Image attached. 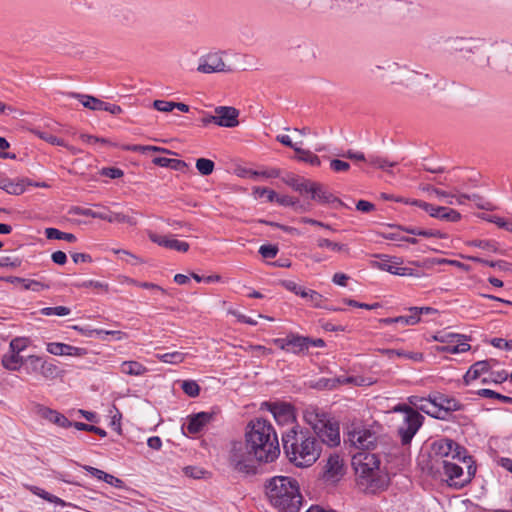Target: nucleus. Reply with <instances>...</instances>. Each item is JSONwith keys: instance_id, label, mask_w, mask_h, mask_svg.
<instances>
[{"instance_id": "obj_1", "label": "nucleus", "mask_w": 512, "mask_h": 512, "mask_svg": "<svg viewBox=\"0 0 512 512\" xmlns=\"http://www.w3.org/2000/svg\"><path fill=\"white\" fill-rule=\"evenodd\" d=\"M280 455V447L272 424L256 418L246 426L245 441H234L229 453L232 468L242 474L253 476L258 473L260 463L275 461Z\"/></svg>"}, {"instance_id": "obj_2", "label": "nucleus", "mask_w": 512, "mask_h": 512, "mask_svg": "<svg viewBox=\"0 0 512 512\" xmlns=\"http://www.w3.org/2000/svg\"><path fill=\"white\" fill-rule=\"evenodd\" d=\"M282 446L288 460L299 468L312 466L321 455L318 439L297 424L282 432Z\"/></svg>"}, {"instance_id": "obj_3", "label": "nucleus", "mask_w": 512, "mask_h": 512, "mask_svg": "<svg viewBox=\"0 0 512 512\" xmlns=\"http://www.w3.org/2000/svg\"><path fill=\"white\" fill-rule=\"evenodd\" d=\"M265 494L280 512H299L303 504L298 481L289 476H274L265 481Z\"/></svg>"}, {"instance_id": "obj_4", "label": "nucleus", "mask_w": 512, "mask_h": 512, "mask_svg": "<svg viewBox=\"0 0 512 512\" xmlns=\"http://www.w3.org/2000/svg\"><path fill=\"white\" fill-rule=\"evenodd\" d=\"M380 452L370 453L359 451L352 457V466L359 479V484L365 486L371 493L384 491L390 484L387 472L380 468Z\"/></svg>"}, {"instance_id": "obj_5", "label": "nucleus", "mask_w": 512, "mask_h": 512, "mask_svg": "<svg viewBox=\"0 0 512 512\" xmlns=\"http://www.w3.org/2000/svg\"><path fill=\"white\" fill-rule=\"evenodd\" d=\"M346 436L345 443L349 442L360 451L375 450L381 441L374 431L355 423L347 427Z\"/></svg>"}, {"instance_id": "obj_6", "label": "nucleus", "mask_w": 512, "mask_h": 512, "mask_svg": "<svg viewBox=\"0 0 512 512\" xmlns=\"http://www.w3.org/2000/svg\"><path fill=\"white\" fill-rule=\"evenodd\" d=\"M431 449L436 456L451 457L463 463L471 460L472 456L467 454V449L450 438H442L434 441Z\"/></svg>"}, {"instance_id": "obj_7", "label": "nucleus", "mask_w": 512, "mask_h": 512, "mask_svg": "<svg viewBox=\"0 0 512 512\" xmlns=\"http://www.w3.org/2000/svg\"><path fill=\"white\" fill-rule=\"evenodd\" d=\"M220 412L218 407H212L209 411L193 413L187 417L186 423L182 425V430H186L189 434H198L206 425L219 421Z\"/></svg>"}, {"instance_id": "obj_8", "label": "nucleus", "mask_w": 512, "mask_h": 512, "mask_svg": "<svg viewBox=\"0 0 512 512\" xmlns=\"http://www.w3.org/2000/svg\"><path fill=\"white\" fill-rule=\"evenodd\" d=\"M375 257L379 258L380 261L372 262L373 267L393 275L420 277V272L418 270H414L409 267H401L400 265L403 261L399 257H390L386 254H377Z\"/></svg>"}, {"instance_id": "obj_9", "label": "nucleus", "mask_w": 512, "mask_h": 512, "mask_svg": "<svg viewBox=\"0 0 512 512\" xmlns=\"http://www.w3.org/2000/svg\"><path fill=\"white\" fill-rule=\"evenodd\" d=\"M313 434L321 445L326 444L329 447H336L340 444L339 422L332 417L322 423Z\"/></svg>"}, {"instance_id": "obj_10", "label": "nucleus", "mask_w": 512, "mask_h": 512, "mask_svg": "<svg viewBox=\"0 0 512 512\" xmlns=\"http://www.w3.org/2000/svg\"><path fill=\"white\" fill-rule=\"evenodd\" d=\"M425 418L420 412L413 410L404 417L405 426L399 427L398 434L403 446L409 445L418 430L423 425Z\"/></svg>"}, {"instance_id": "obj_11", "label": "nucleus", "mask_w": 512, "mask_h": 512, "mask_svg": "<svg viewBox=\"0 0 512 512\" xmlns=\"http://www.w3.org/2000/svg\"><path fill=\"white\" fill-rule=\"evenodd\" d=\"M262 408L272 413L279 425L294 424L296 415L293 406L287 402H263Z\"/></svg>"}, {"instance_id": "obj_12", "label": "nucleus", "mask_w": 512, "mask_h": 512, "mask_svg": "<svg viewBox=\"0 0 512 512\" xmlns=\"http://www.w3.org/2000/svg\"><path fill=\"white\" fill-rule=\"evenodd\" d=\"M342 156L350 160L366 162L370 166L381 169L385 172H390V168H393L398 164L396 161H389L386 158L375 154H369L366 156L363 152L354 150H348Z\"/></svg>"}, {"instance_id": "obj_13", "label": "nucleus", "mask_w": 512, "mask_h": 512, "mask_svg": "<svg viewBox=\"0 0 512 512\" xmlns=\"http://www.w3.org/2000/svg\"><path fill=\"white\" fill-rule=\"evenodd\" d=\"M414 203L415 206L423 209L433 218L453 223L458 222L461 219V214L455 209L445 206H435L422 200Z\"/></svg>"}, {"instance_id": "obj_14", "label": "nucleus", "mask_w": 512, "mask_h": 512, "mask_svg": "<svg viewBox=\"0 0 512 512\" xmlns=\"http://www.w3.org/2000/svg\"><path fill=\"white\" fill-rule=\"evenodd\" d=\"M495 65L504 68L512 74V43L508 41L495 42L493 44V55Z\"/></svg>"}, {"instance_id": "obj_15", "label": "nucleus", "mask_w": 512, "mask_h": 512, "mask_svg": "<svg viewBox=\"0 0 512 512\" xmlns=\"http://www.w3.org/2000/svg\"><path fill=\"white\" fill-rule=\"evenodd\" d=\"M427 403L433 406V409H440L443 410V412L460 411L464 408V405L458 400L440 392L429 394Z\"/></svg>"}, {"instance_id": "obj_16", "label": "nucleus", "mask_w": 512, "mask_h": 512, "mask_svg": "<svg viewBox=\"0 0 512 512\" xmlns=\"http://www.w3.org/2000/svg\"><path fill=\"white\" fill-rule=\"evenodd\" d=\"M216 125L224 128H234L239 125V110L232 106H217L214 110Z\"/></svg>"}, {"instance_id": "obj_17", "label": "nucleus", "mask_w": 512, "mask_h": 512, "mask_svg": "<svg viewBox=\"0 0 512 512\" xmlns=\"http://www.w3.org/2000/svg\"><path fill=\"white\" fill-rule=\"evenodd\" d=\"M344 475L343 461L337 454L328 457L321 478L326 482H338Z\"/></svg>"}, {"instance_id": "obj_18", "label": "nucleus", "mask_w": 512, "mask_h": 512, "mask_svg": "<svg viewBox=\"0 0 512 512\" xmlns=\"http://www.w3.org/2000/svg\"><path fill=\"white\" fill-rule=\"evenodd\" d=\"M197 70L201 73L231 72L232 69L225 65L222 58L217 54H208L200 59Z\"/></svg>"}, {"instance_id": "obj_19", "label": "nucleus", "mask_w": 512, "mask_h": 512, "mask_svg": "<svg viewBox=\"0 0 512 512\" xmlns=\"http://www.w3.org/2000/svg\"><path fill=\"white\" fill-rule=\"evenodd\" d=\"M449 50L452 52L475 53L483 43L482 39L455 37L447 40Z\"/></svg>"}, {"instance_id": "obj_20", "label": "nucleus", "mask_w": 512, "mask_h": 512, "mask_svg": "<svg viewBox=\"0 0 512 512\" xmlns=\"http://www.w3.org/2000/svg\"><path fill=\"white\" fill-rule=\"evenodd\" d=\"M46 350L56 356H75L82 357L87 354V349L75 347L69 344L60 342H50L47 344Z\"/></svg>"}, {"instance_id": "obj_21", "label": "nucleus", "mask_w": 512, "mask_h": 512, "mask_svg": "<svg viewBox=\"0 0 512 512\" xmlns=\"http://www.w3.org/2000/svg\"><path fill=\"white\" fill-rule=\"evenodd\" d=\"M295 58L304 63L312 62L317 57V46L310 41H303L290 48Z\"/></svg>"}, {"instance_id": "obj_22", "label": "nucleus", "mask_w": 512, "mask_h": 512, "mask_svg": "<svg viewBox=\"0 0 512 512\" xmlns=\"http://www.w3.org/2000/svg\"><path fill=\"white\" fill-rule=\"evenodd\" d=\"M148 237L153 243H156L159 246L179 252H187L190 247L187 242L179 241L177 239H170L167 236L158 235L157 233L151 231L148 233Z\"/></svg>"}, {"instance_id": "obj_23", "label": "nucleus", "mask_w": 512, "mask_h": 512, "mask_svg": "<svg viewBox=\"0 0 512 512\" xmlns=\"http://www.w3.org/2000/svg\"><path fill=\"white\" fill-rule=\"evenodd\" d=\"M38 414L59 427L69 428L72 427V421H70L65 415L45 406H38Z\"/></svg>"}, {"instance_id": "obj_24", "label": "nucleus", "mask_w": 512, "mask_h": 512, "mask_svg": "<svg viewBox=\"0 0 512 512\" xmlns=\"http://www.w3.org/2000/svg\"><path fill=\"white\" fill-rule=\"evenodd\" d=\"M388 227L391 228H397L398 230H401L403 232H406L408 234L414 235V236H422L426 238L435 237L439 239H445L447 238V235L440 230L435 229H422L418 227H412V226H404L399 224H387Z\"/></svg>"}, {"instance_id": "obj_25", "label": "nucleus", "mask_w": 512, "mask_h": 512, "mask_svg": "<svg viewBox=\"0 0 512 512\" xmlns=\"http://www.w3.org/2000/svg\"><path fill=\"white\" fill-rule=\"evenodd\" d=\"M275 9L281 14H295L303 12L310 5L309 1L298 0H276Z\"/></svg>"}, {"instance_id": "obj_26", "label": "nucleus", "mask_w": 512, "mask_h": 512, "mask_svg": "<svg viewBox=\"0 0 512 512\" xmlns=\"http://www.w3.org/2000/svg\"><path fill=\"white\" fill-rule=\"evenodd\" d=\"M65 95L70 98L78 99L81 102V104L87 109L93 111H103L105 102L95 96L81 94L77 92H66Z\"/></svg>"}, {"instance_id": "obj_27", "label": "nucleus", "mask_w": 512, "mask_h": 512, "mask_svg": "<svg viewBox=\"0 0 512 512\" xmlns=\"http://www.w3.org/2000/svg\"><path fill=\"white\" fill-rule=\"evenodd\" d=\"M308 336L300 335L295 332H289V351L294 355H304L308 353Z\"/></svg>"}, {"instance_id": "obj_28", "label": "nucleus", "mask_w": 512, "mask_h": 512, "mask_svg": "<svg viewBox=\"0 0 512 512\" xmlns=\"http://www.w3.org/2000/svg\"><path fill=\"white\" fill-rule=\"evenodd\" d=\"M330 416L318 408L306 409L304 412V419L307 424L311 426L313 432L319 429V426L324 423Z\"/></svg>"}, {"instance_id": "obj_29", "label": "nucleus", "mask_w": 512, "mask_h": 512, "mask_svg": "<svg viewBox=\"0 0 512 512\" xmlns=\"http://www.w3.org/2000/svg\"><path fill=\"white\" fill-rule=\"evenodd\" d=\"M25 181V178H21L15 182L8 177H0V189L10 195H21L25 192Z\"/></svg>"}, {"instance_id": "obj_30", "label": "nucleus", "mask_w": 512, "mask_h": 512, "mask_svg": "<svg viewBox=\"0 0 512 512\" xmlns=\"http://www.w3.org/2000/svg\"><path fill=\"white\" fill-rule=\"evenodd\" d=\"M152 163L159 167L170 168L183 173L188 169V164L180 159L157 156L152 159Z\"/></svg>"}, {"instance_id": "obj_31", "label": "nucleus", "mask_w": 512, "mask_h": 512, "mask_svg": "<svg viewBox=\"0 0 512 512\" xmlns=\"http://www.w3.org/2000/svg\"><path fill=\"white\" fill-rule=\"evenodd\" d=\"M32 494L44 499L45 501L47 502H50V503H53V504H56V505H59V506H62V507H65V506H72L71 503H68L66 501H64L63 499L47 492L46 490L38 487V486H34V485H26L25 486Z\"/></svg>"}, {"instance_id": "obj_32", "label": "nucleus", "mask_w": 512, "mask_h": 512, "mask_svg": "<svg viewBox=\"0 0 512 512\" xmlns=\"http://www.w3.org/2000/svg\"><path fill=\"white\" fill-rule=\"evenodd\" d=\"M122 150L125 151H133V152H140V153H146V152H155V153H162V154H168V155H176L175 152L169 150L168 148H164L161 146H154V145H122Z\"/></svg>"}, {"instance_id": "obj_33", "label": "nucleus", "mask_w": 512, "mask_h": 512, "mask_svg": "<svg viewBox=\"0 0 512 512\" xmlns=\"http://www.w3.org/2000/svg\"><path fill=\"white\" fill-rule=\"evenodd\" d=\"M43 360L37 355L24 356L22 370L27 374H40Z\"/></svg>"}, {"instance_id": "obj_34", "label": "nucleus", "mask_w": 512, "mask_h": 512, "mask_svg": "<svg viewBox=\"0 0 512 512\" xmlns=\"http://www.w3.org/2000/svg\"><path fill=\"white\" fill-rule=\"evenodd\" d=\"M23 360L24 355H18L9 351V353L4 354L2 357V365L7 370L20 371L23 366Z\"/></svg>"}, {"instance_id": "obj_35", "label": "nucleus", "mask_w": 512, "mask_h": 512, "mask_svg": "<svg viewBox=\"0 0 512 512\" xmlns=\"http://www.w3.org/2000/svg\"><path fill=\"white\" fill-rule=\"evenodd\" d=\"M102 217L98 219L105 220L109 223H127L131 226L136 225V220L133 217L123 213H116L111 211L100 212Z\"/></svg>"}, {"instance_id": "obj_36", "label": "nucleus", "mask_w": 512, "mask_h": 512, "mask_svg": "<svg viewBox=\"0 0 512 512\" xmlns=\"http://www.w3.org/2000/svg\"><path fill=\"white\" fill-rule=\"evenodd\" d=\"M295 153V159H297L298 161L306 162L316 167L321 165L320 158L309 150L302 149L301 147L295 148Z\"/></svg>"}, {"instance_id": "obj_37", "label": "nucleus", "mask_w": 512, "mask_h": 512, "mask_svg": "<svg viewBox=\"0 0 512 512\" xmlns=\"http://www.w3.org/2000/svg\"><path fill=\"white\" fill-rule=\"evenodd\" d=\"M44 233L46 238L49 240H65L67 242H75L77 240L74 234L62 232L54 227L46 228Z\"/></svg>"}, {"instance_id": "obj_38", "label": "nucleus", "mask_w": 512, "mask_h": 512, "mask_svg": "<svg viewBox=\"0 0 512 512\" xmlns=\"http://www.w3.org/2000/svg\"><path fill=\"white\" fill-rule=\"evenodd\" d=\"M121 371L132 376H140L147 371V368L137 361H124L121 364Z\"/></svg>"}, {"instance_id": "obj_39", "label": "nucleus", "mask_w": 512, "mask_h": 512, "mask_svg": "<svg viewBox=\"0 0 512 512\" xmlns=\"http://www.w3.org/2000/svg\"><path fill=\"white\" fill-rule=\"evenodd\" d=\"M475 393H476V395L483 397V398L497 399L503 403L512 404V397L503 395V394L498 393L492 389L482 388V389L477 390Z\"/></svg>"}, {"instance_id": "obj_40", "label": "nucleus", "mask_w": 512, "mask_h": 512, "mask_svg": "<svg viewBox=\"0 0 512 512\" xmlns=\"http://www.w3.org/2000/svg\"><path fill=\"white\" fill-rule=\"evenodd\" d=\"M274 202H277L279 205L285 206V207H293L295 210H302L305 211L306 207L300 203V201L296 198H293L288 195H281L279 196L277 194L276 199H274Z\"/></svg>"}, {"instance_id": "obj_41", "label": "nucleus", "mask_w": 512, "mask_h": 512, "mask_svg": "<svg viewBox=\"0 0 512 512\" xmlns=\"http://www.w3.org/2000/svg\"><path fill=\"white\" fill-rule=\"evenodd\" d=\"M495 361L494 359H486L475 362L470 368L471 373H473L472 378H479L482 374L487 373L491 369V362Z\"/></svg>"}, {"instance_id": "obj_42", "label": "nucleus", "mask_w": 512, "mask_h": 512, "mask_svg": "<svg viewBox=\"0 0 512 512\" xmlns=\"http://www.w3.org/2000/svg\"><path fill=\"white\" fill-rule=\"evenodd\" d=\"M443 469H444L445 475L450 480L460 478L463 475V468L456 463H452L449 461H443Z\"/></svg>"}, {"instance_id": "obj_43", "label": "nucleus", "mask_w": 512, "mask_h": 512, "mask_svg": "<svg viewBox=\"0 0 512 512\" xmlns=\"http://www.w3.org/2000/svg\"><path fill=\"white\" fill-rule=\"evenodd\" d=\"M215 163L208 158H198L196 160V169L202 176H209L213 173Z\"/></svg>"}, {"instance_id": "obj_44", "label": "nucleus", "mask_w": 512, "mask_h": 512, "mask_svg": "<svg viewBox=\"0 0 512 512\" xmlns=\"http://www.w3.org/2000/svg\"><path fill=\"white\" fill-rule=\"evenodd\" d=\"M317 245L320 248H328V249H331L332 251L345 252V253L349 252V248L346 244H340L337 242H333L326 238H319L317 240Z\"/></svg>"}, {"instance_id": "obj_45", "label": "nucleus", "mask_w": 512, "mask_h": 512, "mask_svg": "<svg viewBox=\"0 0 512 512\" xmlns=\"http://www.w3.org/2000/svg\"><path fill=\"white\" fill-rule=\"evenodd\" d=\"M181 389L187 396L191 398L199 396L201 391V387L199 386V384L195 380L190 379L182 381Z\"/></svg>"}, {"instance_id": "obj_46", "label": "nucleus", "mask_w": 512, "mask_h": 512, "mask_svg": "<svg viewBox=\"0 0 512 512\" xmlns=\"http://www.w3.org/2000/svg\"><path fill=\"white\" fill-rule=\"evenodd\" d=\"M40 374L45 378L54 379L59 376L60 370L54 363L43 360Z\"/></svg>"}, {"instance_id": "obj_47", "label": "nucleus", "mask_w": 512, "mask_h": 512, "mask_svg": "<svg viewBox=\"0 0 512 512\" xmlns=\"http://www.w3.org/2000/svg\"><path fill=\"white\" fill-rule=\"evenodd\" d=\"M308 386L309 388H312V389H315V390H318V391H323V390H334L333 389V382H332V378H319L317 380H310L308 382Z\"/></svg>"}, {"instance_id": "obj_48", "label": "nucleus", "mask_w": 512, "mask_h": 512, "mask_svg": "<svg viewBox=\"0 0 512 512\" xmlns=\"http://www.w3.org/2000/svg\"><path fill=\"white\" fill-rule=\"evenodd\" d=\"M469 245L478 247L483 250H489L494 253L498 252V242L495 240H481V239H475L468 242Z\"/></svg>"}, {"instance_id": "obj_49", "label": "nucleus", "mask_w": 512, "mask_h": 512, "mask_svg": "<svg viewBox=\"0 0 512 512\" xmlns=\"http://www.w3.org/2000/svg\"><path fill=\"white\" fill-rule=\"evenodd\" d=\"M33 133L37 135L40 139L56 146H65V142L63 139L58 138L51 133L39 129H34Z\"/></svg>"}, {"instance_id": "obj_50", "label": "nucleus", "mask_w": 512, "mask_h": 512, "mask_svg": "<svg viewBox=\"0 0 512 512\" xmlns=\"http://www.w3.org/2000/svg\"><path fill=\"white\" fill-rule=\"evenodd\" d=\"M39 313L44 316H66L71 313V309L66 306H56V307H45L39 310Z\"/></svg>"}, {"instance_id": "obj_51", "label": "nucleus", "mask_w": 512, "mask_h": 512, "mask_svg": "<svg viewBox=\"0 0 512 512\" xmlns=\"http://www.w3.org/2000/svg\"><path fill=\"white\" fill-rule=\"evenodd\" d=\"M28 342L29 340L27 338L16 337L10 341L9 350L12 353L21 355V352H23L27 348Z\"/></svg>"}, {"instance_id": "obj_52", "label": "nucleus", "mask_w": 512, "mask_h": 512, "mask_svg": "<svg viewBox=\"0 0 512 512\" xmlns=\"http://www.w3.org/2000/svg\"><path fill=\"white\" fill-rule=\"evenodd\" d=\"M253 195L255 198L266 197L268 202H274L277 197V193L267 187L255 186L253 187Z\"/></svg>"}, {"instance_id": "obj_53", "label": "nucleus", "mask_w": 512, "mask_h": 512, "mask_svg": "<svg viewBox=\"0 0 512 512\" xmlns=\"http://www.w3.org/2000/svg\"><path fill=\"white\" fill-rule=\"evenodd\" d=\"M281 285L286 288L288 291H291L295 293L296 295L301 296L302 298H307V291L309 289H306L302 286H299L297 283L291 280H282Z\"/></svg>"}, {"instance_id": "obj_54", "label": "nucleus", "mask_w": 512, "mask_h": 512, "mask_svg": "<svg viewBox=\"0 0 512 512\" xmlns=\"http://www.w3.org/2000/svg\"><path fill=\"white\" fill-rule=\"evenodd\" d=\"M456 338H465V335L451 332H438L433 335L435 341L446 344L454 343Z\"/></svg>"}, {"instance_id": "obj_55", "label": "nucleus", "mask_w": 512, "mask_h": 512, "mask_svg": "<svg viewBox=\"0 0 512 512\" xmlns=\"http://www.w3.org/2000/svg\"><path fill=\"white\" fill-rule=\"evenodd\" d=\"M461 197L473 201L479 209H482V210H492L493 209L492 204L485 201L484 198L478 194H472V195L461 194Z\"/></svg>"}, {"instance_id": "obj_56", "label": "nucleus", "mask_w": 512, "mask_h": 512, "mask_svg": "<svg viewBox=\"0 0 512 512\" xmlns=\"http://www.w3.org/2000/svg\"><path fill=\"white\" fill-rule=\"evenodd\" d=\"M470 464L468 465L467 467V474H468V477L467 479L461 481V482H455L454 483V486L458 489H461L463 487H465L466 485H468L471 480L475 477V474H476V471H477V466L475 464V462L471 459V460H467L466 463H469Z\"/></svg>"}, {"instance_id": "obj_57", "label": "nucleus", "mask_w": 512, "mask_h": 512, "mask_svg": "<svg viewBox=\"0 0 512 512\" xmlns=\"http://www.w3.org/2000/svg\"><path fill=\"white\" fill-rule=\"evenodd\" d=\"M76 288H90L93 287L95 289H104L105 291H108L109 285L107 283H103L96 280H85L82 282H75L72 284Z\"/></svg>"}, {"instance_id": "obj_58", "label": "nucleus", "mask_w": 512, "mask_h": 512, "mask_svg": "<svg viewBox=\"0 0 512 512\" xmlns=\"http://www.w3.org/2000/svg\"><path fill=\"white\" fill-rule=\"evenodd\" d=\"M159 359L165 363L178 364V363L183 362L184 354L181 352H178V351L169 352V353H164V354L160 355Z\"/></svg>"}, {"instance_id": "obj_59", "label": "nucleus", "mask_w": 512, "mask_h": 512, "mask_svg": "<svg viewBox=\"0 0 512 512\" xmlns=\"http://www.w3.org/2000/svg\"><path fill=\"white\" fill-rule=\"evenodd\" d=\"M279 249L274 244H263L259 248V254L265 259H272L277 256Z\"/></svg>"}, {"instance_id": "obj_60", "label": "nucleus", "mask_w": 512, "mask_h": 512, "mask_svg": "<svg viewBox=\"0 0 512 512\" xmlns=\"http://www.w3.org/2000/svg\"><path fill=\"white\" fill-rule=\"evenodd\" d=\"M69 214H72V215H82V216H86V217H91V218H99V217H102L100 215V212H96V211H93L91 209H88V208H83V207H80V206H73L70 208L69 210Z\"/></svg>"}, {"instance_id": "obj_61", "label": "nucleus", "mask_w": 512, "mask_h": 512, "mask_svg": "<svg viewBox=\"0 0 512 512\" xmlns=\"http://www.w3.org/2000/svg\"><path fill=\"white\" fill-rule=\"evenodd\" d=\"M314 183V181L301 177L300 181L296 183L294 190L299 192L301 195L310 194Z\"/></svg>"}, {"instance_id": "obj_62", "label": "nucleus", "mask_w": 512, "mask_h": 512, "mask_svg": "<svg viewBox=\"0 0 512 512\" xmlns=\"http://www.w3.org/2000/svg\"><path fill=\"white\" fill-rule=\"evenodd\" d=\"M327 190H325L324 186L318 182L314 183L312 191L310 193V197L312 200L318 201L321 203L323 201V197H325Z\"/></svg>"}, {"instance_id": "obj_63", "label": "nucleus", "mask_w": 512, "mask_h": 512, "mask_svg": "<svg viewBox=\"0 0 512 512\" xmlns=\"http://www.w3.org/2000/svg\"><path fill=\"white\" fill-rule=\"evenodd\" d=\"M487 266L496 268L501 272H512V263L505 260H489Z\"/></svg>"}, {"instance_id": "obj_64", "label": "nucleus", "mask_w": 512, "mask_h": 512, "mask_svg": "<svg viewBox=\"0 0 512 512\" xmlns=\"http://www.w3.org/2000/svg\"><path fill=\"white\" fill-rule=\"evenodd\" d=\"M100 174L102 176L108 177L110 179H118L124 175V172H123V170H121L118 167L110 166V167H103L100 170Z\"/></svg>"}]
</instances>
